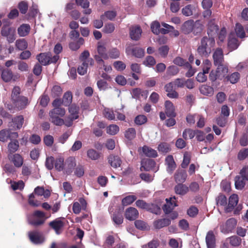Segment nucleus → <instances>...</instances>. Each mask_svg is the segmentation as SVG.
<instances>
[{"label": "nucleus", "mask_w": 248, "mask_h": 248, "mask_svg": "<svg viewBox=\"0 0 248 248\" xmlns=\"http://www.w3.org/2000/svg\"><path fill=\"white\" fill-rule=\"evenodd\" d=\"M193 28V21L190 20L184 22L181 27V30L185 34H189L190 32H192Z\"/></svg>", "instance_id": "obj_25"}, {"label": "nucleus", "mask_w": 248, "mask_h": 248, "mask_svg": "<svg viewBox=\"0 0 248 248\" xmlns=\"http://www.w3.org/2000/svg\"><path fill=\"white\" fill-rule=\"evenodd\" d=\"M8 157L16 167L20 168L22 166L23 158L19 154H16L12 155H9Z\"/></svg>", "instance_id": "obj_18"}, {"label": "nucleus", "mask_w": 248, "mask_h": 248, "mask_svg": "<svg viewBox=\"0 0 248 248\" xmlns=\"http://www.w3.org/2000/svg\"><path fill=\"white\" fill-rule=\"evenodd\" d=\"M72 95L71 92L65 93L63 96L62 103L64 106H68L72 102Z\"/></svg>", "instance_id": "obj_45"}, {"label": "nucleus", "mask_w": 248, "mask_h": 248, "mask_svg": "<svg viewBox=\"0 0 248 248\" xmlns=\"http://www.w3.org/2000/svg\"><path fill=\"white\" fill-rule=\"evenodd\" d=\"M103 114L104 116L109 120H114L115 118V113L109 108H105L103 111Z\"/></svg>", "instance_id": "obj_51"}, {"label": "nucleus", "mask_w": 248, "mask_h": 248, "mask_svg": "<svg viewBox=\"0 0 248 248\" xmlns=\"http://www.w3.org/2000/svg\"><path fill=\"white\" fill-rule=\"evenodd\" d=\"M165 113L168 117H174L176 115L175 108L173 104L170 101L165 103Z\"/></svg>", "instance_id": "obj_19"}, {"label": "nucleus", "mask_w": 248, "mask_h": 248, "mask_svg": "<svg viewBox=\"0 0 248 248\" xmlns=\"http://www.w3.org/2000/svg\"><path fill=\"white\" fill-rule=\"evenodd\" d=\"M124 215L126 219L134 220L138 217L139 212L136 208L130 207L126 209Z\"/></svg>", "instance_id": "obj_14"}, {"label": "nucleus", "mask_w": 248, "mask_h": 248, "mask_svg": "<svg viewBox=\"0 0 248 248\" xmlns=\"http://www.w3.org/2000/svg\"><path fill=\"white\" fill-rule=\"evenodd\" d=\"M195 7L192 5H187L182 9V14L185 16H190L193 14Z\"/></svg>", "instance_id": "obj_41"}, {"label": "nucleus", "mask_w": 248, "mask_h": 248, "mask_svg": "<svg viewBox=\"0 0 248 248\" xmlns=\"http://www.w3.org/2000/svg\"><path fill=\"white\" fill-rule=\"evenodd\" d=\"M108 162L110 165L114 168L120 167L121 164V160L119 157L113 155H110L109 156Z\"/></svg>", "instance_id": "obj_29"}, {"label": "nucleus", "mask_w": 248, "mask_h": 248, "mask_svg": "<svg viewBox=\"0 0 248 248\" xmlns=\"http://www.w3.org/2000/svg\"><path fill=\"white\" fill-rule=\"evenodd\" d=\"M1 34L6 37L7 41L11 43L16 39L15 29L9 26H3L2 28Z\"/></svg>", "instance_id": "obj_3"}, {"label": "nucleus", "mask_w": 248, "mask_h": 248, "mask_svg": "<svg viewBox=\"0 0 248 248\" xmlns=\"http://www.w3.org/2000/svg\"><path fill=\"white\" fill-rule=\"evenodd\" d=\"M64 218H57L49 222V226L55 231L57 234L61 233L64 226Z\"/></svg>", "instance_id": "obj_7"}, {"label": "nucleus", "mask_w": 248, "mask_h": 248, "mask_svg": "<svg viewBox=\"0 0 248 248\" xmlns=\"http://www.w3.org/2000/svg\"><path fill=\"white\" fill-rule=\"evenodd\" d=\"M187 174L184 170H177L175 173V178L178 182H184L186 180Z\"/></svg>", "instance_id": "obj_32"}, {"label": "nucleus", "mask_w": 248, "mask_h": 248, "mask_svg": "<svg viewBox=\"0 0 248 248\" xmlns=\"http://www.w3.org/2000/svg\"><path fill=\"white\" fill-rule=\"evenodd\" d=\"M125 137L128 140H133L136 136V131L133 128H128L124 133Z\"/></svg>", "instance_id": "obj_53"}, {"label": "nucleus", "mask_w": 248, "mask_h": 248, "mask_svg": "<svg viewBox=\"0 0 248 248\" xmlns=\"http://www.w3.org/2000/svg\"><path fill=\"white\" fill-rule=\"evenodd\" d=\"M29 237L31 242L35 244L42 243L45 238L43 235L37 232H31L29 233Z\"/></svg>", "instance_id": "obj_10"}, {"label": "nucleus", "mask_w": 248, "mask_h": 248, "mask_svg": "<svg viewBox=\"0 0 248 248\" xmlns=\"http://www.w3.org/2000/svg\"><path fill=\"white\" fill-rule=\"evenodd\" d=\"M13 78L12 72L8 69H4L1 73V78L2 80L6 82L10 81Z\"/></svg>", "instance_id": "obj_35"}, {"label": "nucleus", "mask_w": 248, "mask_h": 248, "mask_svg": "<svg viewBox=\"0 0 248 248\" xmlns=\"http://www.w3.org/2000/svg\"><path fill=\"white\" fill-rule=\"evenodd\" d=\"M20 93V89L19 87L16 86L13 88L11 94V99L12 102L21 96L20 95H19Z\"/></svg>", "instance_id": "obj_57"}, {"label": "nucleus", "mask_w": 248, "mask_h": 248, "mask_svg": "<svg viewBox=\"0 0 248 248\" xmlns=\"http://www.w3.org/2000/svg\"><path fill=\"white\" fill-rule=\"evenodd\" d=\"M62 93V89L60 86L55 85L53 87L51 90V94L53 97L59 96Z\"/></svg>", "instance_id": "obj_63"}, {"label": "nucleus", "mask_w": 248, "mask_h": 248, "mask_svg": "<svg viewBox=\"0 0 248 248\" xmlns=\"http://www.w3.org/2000/svg\"><path fill=\"white\" fill-rule=\"evenodd\" d=\"M38 61L43 65H46L49 63H55L59 59L58 55L53 57L50 53H41L37 56Z\"/></svg>", "instance_id": "obj_2"}, {"label": "nucleus", "mask_w": 248, "mask_h": 248, "mask_svg": "<svg viewBox=\"0 0 248 248\" xmlns=\"http://www.w3.org/2000/svg\"><path fill=\"white\" fill-rule=\"evenodd\" d=\"M245 180L237 176L235 178V186L237 189H242L245 186Z\"/></svg>", "instance_id": "obj_44"}, {"label": "nucleus", "mask_w": 248, "mask_h": 248, "mask_svg": "<svg viewBox=\"0 0 248 248\" xmlns=\"http://www.w3.org/2000/svg\"><path fill=\"white\" fill-rule=\"evenodd\" d=\"M64 158L58 157L56 158L55 162V168L58 171L63 170L64 169Z\"/></svg>", "instance_id": "obj_43"}, {"label": "nucleus", "mask_w": 248, "mask_h": 248, "mask_svg": "<svg viewBox=\"0 0 248 248\" xmlns=\"http://www.w3.org/2000/svg\"><path fill=\"white\" fill-rule=\"evenodd\" d=\"M238 202V196L237 194H232L229 198L228 206L226 208V212H229L236 206Z\"/></svg>", "instance_id": "obj_23"}, {"label": "nucleus", "mask_w": 248, "mask_h": 248, "mask_svg": "<svg viewBox=\"0 0 248 248\" xmlns=\"http://www.w3.org/2000/svg\"><path fill=\"white\" fill-rule=\"evenodd\" d=\"M31 27L29 24H22L17 29V33L21 37L28 35L30 31Z\"/></svg>", "instance_id": "obj_21"}, {"label": "nucleus", "mask_w": 248, "mask_h": 248, "mask_svg": "<svg viewBox=\"0 0 248 248\" xmlns=\"http://www.w3.org/2000/svg\"><path fill=\"white\" fill-rule=\"evenodd\" d=\"M188 191V187L183 184H178L175 187V191L176 194L179 195H185Z\"/></svg>", "instance_id": "obj_34"}, {"label": "nucleus", "mask_w": 248, "mask_h": 248, "mask_svg": "<svg viewBox=\"0 0 248 248\" xmlns=\"http://www.w3.org/2000/svg\"><path fill=\"white\" fill-rule=\"evenodd\" d=\"M112 219L114 223L116 224H121L123 221V217L122 216V210L119 209L116 211L112 215Z\"/></svg>", "instance_id": "obj_31"}, {"label": "nucleus", "mask_w": 248, "mask_h": 248, "mask_svg": "<svg viewBox=\"0 0 248 248\" xmlns=\"http://www.w3.org/2000/svg\"><path fill=\"white\" fill-rule=\"evenodd\" d=\"M8 145V151L10 153L16 152L19 148L18 141L16 140H13Z\"/></svg>", "instance_id": "obj_36"}, {"label": "nucleus", "mask_w": 248, "mask_h": 248, "mask_svg": "<svg viewBox=\"0 0 248 248\" xmlns=\"http://www.w3.org/2000/svg\"><path fill=\"white\" fill-rule=\"evenodd\" d=\"M87 155L88 158L93 160H97L100 157L99 153L93 149H89L87 151Z\"/></svg>", "instance_id": "obj_37"}, {"label": "nucleus", "mask_w": 248, "mask_h": 248, "mask_svg": "<svg viewBox=\"0 0 248 248\" xmlns=\"http://www.w3.org/2000/svg\"><path fill=\"white\" fill-rule=\"evenodd\" d=\"M196 131L190 129H186L183 132V137L185 139L188 138L191 139L195 136L196 134Z\"/></svg>", "instance_id": "obj_54"}, {"label": "nucleus", "mask_w": 248, "mask_h": 248, "mask_svg": "<svg viewBox=\"0 0 248 248\" xmlns=\"http://www.w3.org/2000/svg\"><path fill=\"white\" fill-rule=\"evenodd\" d=\"M18 134L16 132H12L9 129H5L0 131V141L5 142L8 140H13L16 139Z\"/></svg>", "instance_id": "obj_4"}, {"label": "nucleus", "mask_w": 248, "mask_h": 248, "mask_svg": "<svg viewBox=\"0 0 248 248\" xmlns=\"http://www.w3.org/2000/svg\"><path fill=\"white\" fill-rule=\"evenodd\" d=\"M147 118L144 115H139L136 117L134 122L137 125H142L147 122Z\"/></svg>", "instance_id": "obj_52"}, {"label": "nucleus", "mask_w": 248, "mask_h": 248, "mask_svg": "<svg viewBox=\"0 0 248 248\" xmlns=\"http://www.w3.org/2000/svg\"><path fill=\"white\" fill-rule=\"evenodd\" d=\"M155 60L152 56H148L144 61L143 63L146 66L151 67L155 64Z\"/></svg>", "instance_id": "obj_62"}, {"label": "nucleus", "mask_w": 248, "mask_h": 248, "mask_svg": "<svg viewBox=\"0 0 248 248\" xmlns=\"http://www.w3.org/2000/svg\"><path fill=\"white\" fill-rule=\"evenodd\" d=\"M119 131V127L116 124H111L107 128V133L109 135H114Z\"/></svg>", "instance_id": "obj_50"}, {"label": "nucleus", "mask_w": 248, "mask_h": 248, "mask_svg": "<svg viewBox=\"0 0 248 248\" xmlns=\"http://www.w3.org/2000/svg\"><path fill=\"white\" fill-rule=\"evenodd\" d=\"M205 241L207 248H216V238L212 231H210L207 233Z\"/></svg>", "instance_id": "obj_13"}, {"label": "nucleus", "mask_w": 248, "mask_h": 248, "mask_svg": "<svg viewBox=\"0 0 248 248\" xmlns=\"http://www.w3.org/2000/svg\"><path fill=\"white\" fill-rule=\"evenodd\" d=\"M139 153L149 157H155L157 156L156 150L147 146H144L138 149Z\"/></svg>", "instance_id": "obj_8"}, {"label": "nucleus", "mask_w": 248, "mask_h": 248, "mask_svg": "<svg viewBox=\"0 0 248 248\" xmlns=\"http://www.w3.org/2000/svg\"><path fill=\"white\" fill-rule=\"evenodd\" d=\"M142 31L139 26L133 27L130 29V35L131 38L134 40H138L140 39Z\"/></svg>", "instance_id": "obj_22"}, {"label": "nucleus", "mask_w": 248, "mask_h": 248, "mask_svg": "<svg viewBox=\"0 0 248 248\" xmlns=\"http://www.w3.org/2000/svg\"><path fill=\"white\" fill-rule=\"evenodd\" d=\"M78 108L74 105H71L69 107V111L70 115L67 120H65V123L67 126H70L72 124V121L78 118Z\"/></svg>", "instance_id": "obj_6"}, {"label": "nucleus", "mask_w": 248, "mask_h": 248, "mask_svg": "<svg viewBox=\"0 0 248 248\" xmlns=\"http://www.w3.org/2000/svg\"><path fill=\"white\" fill-rule=\"evenodd\" d=\"M170 224V220L168 218H163L156 220L154 222V226L155 228L159 229L167 226Z\"/></svg>", "instance_id": "obj_24"}, {"label": "nucleus", "mask_w": 248, "mask_h": 248, "mask_svg": "<svg viewBox=\"0 0 248 248\" xmlns=\"http://www.w3.org/2000/svg\"><path fill=\"white\" fill-rule=\"evenodd\" d=\"M136 199L135 195H128L123 199L122 203L124 206H127L132 203Z\"/></svg>", "instance_id": "obj_42"}, {"label": "nucleus", "mask_w": 248, "mask_h": 248, "mask_svg": "<svg viewBox=\"0 0 248 248\" xmlns=\"http://www.w3.org/2000/svg\"><path fill=\"white\" fill-rule=\"evenodd\" d=\"M237 157L240 160H243L248 158V148L241 150L238 154Z\"/></svg>", "instance_id": "obj_64"}, {"label": "nucleus", "mask_w": 248, "mask_h": 248, "mask_svg": "<svg viewBox=\"0 0 248 248\" xmlns=\"http://www.w3.org/2000/svg\"><path fill=\"white\" fill-rule=\"evenodd\" d=\"M16 47L21 50L25 49L28 46V44L24 39L17 40L16 42Z\"/></svg>", "instance_id": "obj_49"}, {"label": "nucleus", "mask_w": 248, "mask_h": 248, "mask_svg": "<svg viewBox=\"0 0 248 248\" xmlns=\"http://www.w3.org/2000/svg\"><path fill=\"white\" fill-rule=\"evenodd\" d=\"M65 113L64 109L61 108H55L49 112V115L63 116Z\"/></svg>", "instance_id": "obj_46"}, {"label": "nucleus", "mask_w": 248, "mask_h": 248, "mask_svg": "<svg viewBox=\"0 0 248 248\" xmlns=\"http://www.w3.org/2000/svg\"><path fill=\"white\" fill-rule=\"evenodd\" d=\"M173 63L180 66H184L185 67H190V64L186 62L185 60H184L183 58L177 57L175 58L173 61Z\"/></svg>", "instance_id": "obj_39"}, {"label": "nucleus", "mask_w": 248, "mask_h": 248, "mask_svg": "<svg viewBox=\"0 0 248 248\" xmlns=\"http://www.w3.org/2000/svg\"><path fill=\"white\" fill-rule=\"evenodd\" d=\"M89 56L90 53L89 51L85 50L81 53L79 59L82 62L86 61V63H89L90 65H93V60L92 58H89Z\"/></svg>", "instance_id": "obj_33"}, {"label": "nucleus", "mask_w": 248, "mask_h": 248, "mask_svg": "<svg viewBox=\"0 0 248 248\" xmlns=\"http://www.w3.org/2000/svg\"><path fill=\"white\" fill-rule=\"evenodd\" d=\"M203 29V25L200 20L193 21V28L192 29V33L194 35H197L201 33Z\"/></svg>", "instance_id": "obj_27"}, {"label": "nucleus", "mask_w": 248, "mask_h": 248, "mask_svg": "<svg viewBox=\"0 0 248 248\" xmlns=\"http://www.w3.org/2000/svg\"><path fill=\"white\" fill-rule=\"evenodd\" d=\"M155 161L150 159L143 160L141 163L140 170H141L149 171L154 168L155 166Z\"/></svg>", "instance_id": "obj_16"}, {"label": "nucleus", "mask_w": 248, "mask_h": 248, "mask_svg": "<svg viewBox=\"0 0 248 248\" xmlns=\"http://www.w3.org/2000/svg\"><path fill=\"white\" fill-rule=\"evenodd\" d=\"M126 52L128 54H129L131 52L132 54L137 58H141L144 54V50L139 47L132 48L130 47H128L126 49Z\"/></svg>", "instance_id": "obj_20"}, {"label": "nucleus", "mask_w": 248, "mask_h": 248, "mask_svg": "<svg viewBox=\"0 0 248 248\" xmlns=\"http://www.w3.org/2000/svg\"><path fill=\"white\" fill-rule=\"evenodd\" d=\"M236 219L234 218H231L220 226V231L224 233L231 232L236 226Z\"/></svg>", "instance_id": "obj_5"}, {"label": "nucleus", "mask_w": 248, "mask_h": 248, "mask_svg": "<svg viewBox=\"0 0 248 248\" xmlns=\"http://www.w3.org/2000/svg\"><path fill=\"white\" fill-rule=\"evenodd\" d=\"M202 94L207 96H212L214 94V89L211 86L203 85L200 88Z\"/></svg>", "instance_id": "obj_30"}, {"label": "nucleus", "mask_w": 248, "mask_h": 248, "mask_svg": "<svg viewBox=\"0 0 248 248\" xmlns=\"http://www.w3.org/2000/svg\"><path fill=\"white\" fill-rule=\"evenodd\" d=\"M28 220L29 224L34 226L40 225L43 223L38 217H31V215L28 216Z\"/></svg>", "instance_id": "obj_48"}, {"label": "nucleus", "mask_w": 248, "mask_h": 248, "mask_svg": "<svg viewBox=\"0 0 248 248\" xmlns=\"http://www.w3.org/2000/svg\"><path fill=\"white\" fill-rule=\"evenodd\" d=\"M76 165L75 158L71 157L67 158L64 163L63 171L64 173L67 174H70L76 166Z\"/></svg>", "instance_id": "obj_12"}, {"label": "nucleus", "mask_w": 248, "mask_h": 248, "mask_svg": "<svg viewBox=\"0 0 248 248\" xmlns=\"http://www.w3.org/2000/svg\"><path fill=\"white\" fill-rule=\"evenodd\" d=\"M167 203L163 207V210L166 214L170 213L173 208L177 206L176 199L175 197H170L169 199H166Z\"/></svg>", "instance_id": "obj_11"}, {"label": "nucleus", "mask_w": 248, "mask_h": 248, "mask_svg": "<svg viewBox=\"0 0 248 248\" xmlns=\"http://www.w3.org/2000/svg\"><path fill=\"white\" fill-rule=\"evenodd\" d=\"M166 164L167 165V170L171 172L176 168V164L171 155H168L166 158Z\"/></svg>", "instance_id": "obj_28"}, {"label": "nucleus", "mask_w": 248, "mask_h": 248, "mask_svg": "<svg viewBox=\"0 0 248 248\" xmlns=\"http://www.w3.org/2000/svg\"><path fill=\"white\" fill-rule=\"evenodd\" d=\"M24 123V118L22 115L15 117L12 119L11 123L9 124L10 127H13L15 129H20Z\"/></svg>", "instance_id": "obj_15"}, {"label": "nucleus", "mask_w": 248, "mask_h": 248, "mask_svg": "<svg viewBox=\"0 0 248 248\" xmlns=\"http://www.w3.org/2000/svg\"><path fill=\"white\" fill-rule=\"evenodd\" d=\"M51 122L56 125H62L63 124H65V122L64 121L59 117L58 116L49 115Z\"/></svg>", "instance_id": "obj_55"}, {"label": "nucleus", "mask_w": 248, "mask_h": 248, "mask_svg": "<svg viewBox=\"0 0 248 248\" xmlns=\"http://www.w3.org/2000/svg\"><path fill=\"white\" fill-rule=\"evenodd\" d=\"M228 45L229 49L231 50H233L238 47L239 44L237 40L235 38H231V35H230L229 38Z\"/></svg>", "instance_id": "obj_40"}, {"label": "nucleus", "mask_w": 248, "mask_h": 248, "mask_svg": "<svg viewBox=\"0 0 248 248\" xmlns=\"http://www.w3.org/2000/svg\"><path fill=\"white\" fill-rule=\"evenodd\" d=\"M97 52L98 54L104 59L109 58L108 54L106 52V48L105 45L101 42H99L97 44Z\"/></svg>", "instance_id": "obj_26"}, {"label": "nucleus", "mask_w": 248, "mask_h": 248, "mask_svg": "<svg viewBox=\"0 0 248 248\" xmlns=\"http://www.w3.org/2000/svg\"><path fill=\"white\" fill-rule=\"evenodd\" d=\"M214 62L215 65L222 63L223 61V54L221 48H217L213 54Z\"/></svg>", "instance_id": "obj_17"}, {"label": "nucleus", "mask_w": 248, "mask_h": 248, "mask_svg": "<svg viewBox=\"0 0 248 248\" xmlns=\"http://www.w3.org/2000/svg\"><path fill=\"white\" fill-rule=\"evenodd\" d=\"M235 31L238 37L240 38H243L245 37V32L244 28L240 24H236Z\"/></svg>", "instance_id": "obj_47"}, {"label": "nucleus", "mask_w": 248, "mask_h": 248, "mask_svg": "<svg viewBox=\"0 0 248 248\" xmlns=\"http://www.w3.org/2000/svg\"><path fill=\"white\" fill-rule=\"evenodd\" d=\"M240 78V75L238 72H234L227 77L228 80L232 84L236 83Z\"/></svg>", "instance_id": "obj_58"}, {"label": "nucleus", "mask_w": 248, "mask_h": 248, "mask_svg": "<svg viewBox=\"0 0 248 248\" xmlns=\"http://www.w3.org/2000/svg\"><path fill=\"white\" fill-rule=\"evenodd\" d=\"M215 44V40L212 36L211 37H203L201 40V45L198 48V53L201 56H208Z\"/></svg>", "instance_id": "obj_1"}, {"label": "nucleus", "mask_w": 248, "mask_h": 248, "mask_svg": "<svg viewBox=\"0 0 248 248\" xmlns=\"http://www.w3.org/2000/svg\"><path fill=\"white\" fill-rule=\"evenodd\" d=\"M191 159V155L188 153H186L184 155L183 162L181 164V167L183 168H186L189 164Z\"/></svg>", "instance_id": "obj_61"}, {"label": "nucleus", "mask_w": 248, "mask_h": 248, "mask_svg": "<svg viewBox=\"0 0 248 248\" xmlns=\"http://www.w3.org/2000/svg\"><path fill=\"white\" fill-rule=\"evenodd\" d=\"M179 72V69L174 65H171L168 67L166 74L168 76H175Z\"/></svg>", "instance_id": "obj_56"}, {"label": "nucleus", "mask_w": 248, "mask_h": 248, "mask_svg": "<svg viewBox=\"0 0 248 248\" xmlns=\"http://www.w3.org/2000/svg\"><path fill=\"white\" fill-rule=\"evenodd\" d=\"M151 29L154 33L159 34L161 29L159 23L157 21L153 22L151 25Z\"/></svg>", "instance_id": "obj_60"}, {"label": "nucleus", "mask_w": 248, "mask_h": 248, "mask_svg": "<svg viewBox=\"0 0 248 248\" xmlns=\"http://www.w3.org/2000/svg\"><path fill=\"white\" fill-rule=\"evenodd\" d=\"M29 103L30 101L28 98L24 96H20L13 101L14 105L18 110L25 108L29 105Z\"/></svg>", "instance_id": "obj_9"}, {"label": "nucleus", "mask_w": 248, "mask_h": 248, "mask_svg": "<svg viewBox=\"0 0 248 248\" xmlns=\"http://www.w3.org/2000/svg\"><path fill=\"white\" fill-rule=\"evenodd\" d=\"M218 30L217 26L216 25L214 21H210L208 23V34L211 36L216 34Z\"/></svg>", "instance_id": "obj_38"}, {"label": "nucleus", "mask_w": 248, "mask_h": 248, "mask_svg": "<svg viewBox=\"0 0 248 248\" xmlns=\"http://www.w3.org/2000/svg\"><path fill=\"white\" fill-rule=\"evenodd\" d=\"M11 187L14 190H21L24 187V183L22 181L18 182H11Z\"/></svg>", "instance_id": "obj_59"}]
</instances>
